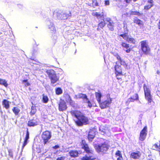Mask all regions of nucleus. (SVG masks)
I'll list each match as a JSON object with an SVG mask.
<instances>
[{
	"label": "nucleus",
	"mask_w": 160,
	"mask_h": 160,
	"mask_svg": "<svg viewBox=\"0 0 160 160\" xmlns=\"http://www.w3.org/2000/svg\"><path fill=\"white\" fill-rule=\"evenodd\" d=\"M38 124V122L34 119L30 120L28 122V125L30 127L34 126Z\"/></svg>",
	"instance_id": "dca6fc26"
},
{
	"label": "nucleus",
	"mask_w": 160,
	"mask_h": 160,
	"mask_svg": "<svg viewBox=\"0 0 160 160\" xmlns=\"http://www.w3.org/2000/svg\"><path fill=\"white\" fill-rule=\"evenodd\" d=\"M145 98L148 101L149 103H150L152 102V98L150 93L146 94L145 95Z\"/></svg>",
	"instance_id": "aec40b11"
},
{
	"label": "nucleus",
	"mask_w": 160,
	"mask_h": 160,
	"mask_svg": "<svg viewBox=\"0 0 160 160\" xmlns=\"http://www.w3.org/2000/svg\"><path fill=\"white\" fill-rule=\"evenodd\" d=\"M56 93L57 95L60 94L62 93V90L61 88H58L56 90Z\"/></svg>",
	"instance_id": "f704fd0d"
},
{
	"label": "nucleus",
	"mask_w": 160,
	"mask_h": 160,
	"mask_svg": "<svg viewBox=\"0 0 160 160\" xmlns=\"http://www.w3.org/2000/svg\"><path fill=\"white\" fill-rule=\"evenodd\" d=\"M105 20L106 21H107L109 23H110L111 22H112V21L109 18H105Z\"/></svg>",
	"instance_id": "de8ad7c7"
},
{
	"label": "nucleus",
	"mask_w": 160,
	"mask_h": 160,
	"mask_svg": "<svg viewBox=\"0 0 160 160\" xmlns=\"http://www.w3.org/2000/svg\"><path fill=\"white\" fill-rule=\"evenodd\" d=\"M0 84L3 85L6 87H7L8 85L7 81L1 78H0Z\"/></svg>",
	"instance_id": "b1692460"
},
{
	"label": "nucleus",
	"mask_w": 160,
	"mask_h": 160,
	"mask_svg": "<svg viewBox=\"0 0 160 160\" xmlns=\"http://www.w3.org/2000/svg\"><path fill=\"white\" fill-rule=\"evenodd\" d=\"M148 2L150 3V4L145 6L144 9L145 10H148L150 9L153 6L152 4L153 1L152 0L148 1Z\"/></svg>",
	"instance_id": "6ab92c4d"
},
{
	"label": "nucleus",
	"mask_w": 160,
	"mask_h": 160,
	"mask_svg": "<svg viewBox=\"0 0 160 160\" xmlns=\"http://www.w3.org/2000/svg\"><path fill=\"white\" fill-rule=\"evenodd\" d=\"M28 143V140H24V142L23 143L22 148H23Z\"/></svg>",
	"instance_id": "49530a36"
},
{
	"label": "nucleus",
	"mask_w": 160,
	"mask_h": 160,
	"mask_svg": "<svg viewBox=\"0 0 160 160\" xmlns=\"http://www.w3.org/2000/svg\"><path fill=\"white\" fill-rule=\"evenodd\" d=\"M105 5H108L109 4V2L108 0L105 1Z\"/></svg>",
	"instance_id": "09e8293b"
},
{
	"label": "nucleus",
	"mask_w": 160,
	"mask_h": 160,
	"mask_svg": "<svg viewBox=\"0 0 160 160\" xmlns=\"http://www.w3.org/2000/svg\"><path fill=\"white\" fill-rule=\"evenodd\" d=\"M134 22L135 23H136L139 25L142 24V23H141V21L137 18H134Z\"/></svg>",
	"instance_id": "473e14b6"
},
{
	"label": "nucleus",
	"mask_w": 160,
	"mask_h": 160,
	"mask_svg": "<svg viewBox=\"0 0 160 160\" xmlns=\"http://www.w3.org/2000/svg\"><path fill=\"white\" fill-rule=\"evenodd\" d=\"M2 103L4 107L6 109H8L9 108V105L11 102L7 100L4 99L3 100Z\"/></svg>",
	"instance_id": "a211bd4d"
},
{
	"label": "nucleus",
	"mask_w": 160,
	"mask_h": 160,
	"mask_svg": "<svg viewBox=\"0 0 160 160\" xmlns=\"http://www.w3.org/2000/svg\"><path fill=\"white\" fill-rule=\"evenodd\" d=\"M134 97L135 98H128V101L126 102V103L128 105L130 102H133L135 100L138 99V96L137 94H135Z\"/></svg>",
	"instance_id": "f3484780"
},
{
	"label": "nucleus",
	"mask_w": 160,
	"mask_h": 160,
	"mask_svg": "<svg viewBox=\"0 0 160 160\" xmlns=\"http://www.w3.org/2000/svg\"><path fill=\"white\" fill-rule=\"evenodd\" d=\"M91 1L92 2V4L93 7H94L98 6V3L96 0H92Z\"/></svg>",
	"instance_id": "e433bc0d"
},
{
	"label": "nucleus",
	"mask_w": 160,
	"mask_h": 160,
	"mask_svg": "<svg viewBox=\"0 0 160 160\" xmlns=\"http://www.w3.org/2000/svg\"><path fill=\"white\" fill-rule=\"evenodd\" d=\"M59 148V146L58 145H56L55 146L53 147V148L54 149H56Z\"/></svg>",
	"instance_id": "3c124183"
},
{
	"label": "nucleus",
	"mask_w": 160,
	"mask_h": 160,
	"mask_svg": "<svg viewBox=\"0 0 160 160\" xmlns=\"http://www.w3.org/2000/svg\"><path fill=\"white\" fill-rule=\"evenodd\" d=\"M112 99L109 97L107 96V99L102 102H101L99 103L100 107L102 109H104L108 107L111 103Z\"/></svg>",
	"instance_id": "7ed1b4c3"
},
{
	"label": "nucleus",
	"mask_w": 160,
	"mask_h": 160,
	"mask_svg": "<svg viewBox=\"0 0 160 160\" xmlns=\"http://www.w3.org/2000/svg\"><path fill=\"white\" fill-rule=\"evenodd\" d=\"M48 28L52 31L53 32H55L56 31V28L54 27V26H52V28H51L50 26H48Z\"/></svg>",
	"instance_id": "c03bdc74"
},
{
	"label": "nucleus",
	"mask_w": 160,
	"mask_h": 160,
	"mask_svg": "<svg viewBox=\"0 0 160 160\" xmlns=\"http://www.w3.org/2000/svg\"><path fill=\"white\" fill-rule=\"evenodd\" d=\"M92 159L91 157H88L87 156H84L82 158V160H88Z\"/></svg>",
	"instance_id": "58836bf2"
},
{
	"label": "nucleus",
	"mask_w": 160,
	"mask_h": 160,
	"mask_svg": "<svg viewBox=\"0 0 160 160\" xmlns=\"http://www.w3.org/2000/svg\"><path fill=\"white\" fill-rule=\"evenodd\" d=\"M92 14V16L96 17L98 19H103L104 18V15L103 12L100 14L97 12H93Z\"/></svg>",
	"instance_id": "4468645a"
},
{
	"label": "nucleus",
	"mask_w": 160,
	"mask_h": 160,
	"mask_svg": "<svg viewBox=\"0 0 160 160\" xmlns=\"http://www.w3.org/2000/svg\"><path fill=\"white\" fill-rule=\"evenodd\" d=\"M67 108V106L65 102L63 100H61L59 104V110L60 111H63L65 110Z\"/></svg>",
	"instance_id": "9d476101"
},
{
	"label": "nucleus",
	"mask_w": 160,
	"mask_h": 160,
	"mask_svg": "<svg viewBox=\"0 0 160 160\" xmlns=\"http://www.w3.org/2000/svg\"><path fill=\"white\" fill-rule=\"evenodd\" d=\"M154 146L155 148H158V150L160 152V144L159 146H158L157 144H155L154 145Z\"/></svg>",
	"instance_id": "a18cd8bd"
},
{
	"label": "nucleus",
	"mask_w": 160,
	"mask_h": 160,
	"mask_svg": "<svg viewBox=\"0 0 160 160\" xmlns=\"http://www.w3.org/2000/svg\"><path fill=\"white\" fill-rule=\"evenodd\" d=\"M51 137V134L48 131H46L43 132L42 135V137L43 141L44 143L45 144L50 139Z\"/></svg>",
	"instance_id": "423d86ee"
},
{
	"label": "nucleus",
	"mask_w": 160,
	"mask_h": 160,
	"mask_svg": "<svg viewBox=\"0 0 160 160\" xmlns=\"http://www.w3.org/2000/svg\"><path fill=\"white\" fill-rule=\"evenodd\" d=\"M114 23L113 22H111L108 24V26L111 31H113V30Z\"/></svg>",
	"instance_id": "bb28decb"
},
{
	"label": "nucleus",
	"mask_w": 160,
	"mask_h": 160,
	"mask_svg": "<svg viewBox=\"0 0 160 160\" xmlns=\"http://www.w3.org/2000/svg\"><path fill=\"white\" fill-rule=\"evenodd\" d=\"M12 110L16 115H18L20 111L19 109L17 107H14Z\"/></svg>",
	"instance_id": "cd10ccee"
},
{
	"label": "nucleus",
	"mask_w": 160,
	"mask_h": 160,
	"mask_svg": "<svg viewBox=\"0 0 160 160\" xmlns=\"http://www.w3.org/2000/svg\"><path fill=\"white\" fill-rule=\"evenodd\" d=\"M81 153V152L79 151V152L76 150H72L69 152V153L70 156L72 157H77L78 154H80Z\"/></svg>",
	"instance_id": "2eb2a0df"
},
{
	"label": "nucleus",
	"mask_w": 160,
	"mask_h": 160,
	"mask_svg": "<svg viewBox=\"0 0 160 160\" xmlns=\"http://www.w3.org/2000/svg\"><path fill=\"white\" fill-rule=\"evenodd\" d=\"M95 130H91L88 133V139L89 141L91 142L94 138L95 135Z\"/></svg>",
	"instance_id": "f8f14e48"
},
{
	"label": "nucleus",
	"mask_w": 160,
	"mask_h": 160,
	"mask_svg": "<svg viewBox=\"0 0 160 160\" xmlns=\"http://www.w3.org/2000/svg\"><path fill=\"white\" fill-rule=\"evenodd\" d=\"M22 83L24 84L25 86H28L30 85V84L28 82L27 80H24L22 81Z\"/></svg>",
	"instance_id": "ea45409f"
},
{
	"label": "nucleus",
	"mask_w": 160,
	"mask_h": 160,
	"mask_svg": "<svg viewBox=\"0 0 160 160\" xmlns=\"http://www.w3.org/2000/svg\"><path fill=\"white\" fill-rule=\"evenodd\" d=\"M143 88L145 95L146 94L150 93V90L149 88H148L146 85L145 84L144 85Z\"/></svg>",
	"instance_id": "a878e982"
},
{
	"label": "nucleus",
	"mask_w": 160,
	"mask_h": 160,
	"mask_svg": "<svg viewBox=\"0 0 160 160\" xmlns=\"http://www.w3.org/2000/svg\"><path fill=\"white\" fill-rule=\"evenodd\" d=\"M147 128L146 126L143 129L141 132L140 133H142L147 135Z\"/></svg>",
	"instance_id": "c9c22d12"
},
{
	"label": "nucleus",
	"mask_w": 160,
	"mask_h": 160,
	"mask_svg": "<svg viewBox=\"0 0 160 160\" xmlns=\"http://www.w3.org/2000/svg\"><path fill=\"white\" fill-rule=\"evenodd\" d=\"M82 143L83 144L82 148L85 150V151L89 154H90L92 156L93 154V151L90 148L88 147L87 144H85V141L84 140L82 141Z\"/></svg>",
	"instance_id": "6e6552de"
},
{
	"label": "nucleus",
	"mask_w": 160,
	"mask_h": 160,
	"mask_svg": "<svg viewBox=\"0 0 160 160\" xmlns=\"http://www.w3.org/2000/svg\"><path fill=\"white\" fill-rule=\"evenodd\" d=\"M2 44H3V43L2 42L1 43V44H0V47L2 46Z\"/></svg>",
	"instance_id": "6e6d98bb"
},
{
	"label": "nucleus",
	"mask_w": 160,
	"mask_h": 160,
	"mask_svg": "<svg viewBox=\"0 0 160 160\" xmlns=\"http://www.w3.org/2000/svg\"><path fill=\"white\" fill-rule=\"evenodd\" d=\"M157 73L158 74L160 75V71L158 70L157 71Z\"/></svg>",
	"instance_id": "864d4df0"
},
{
	"label": "nucleus",
	"mask_w": 160,
	"mask_h": 160,
	"mask_svg": "<svg viewBox=\"0 0 160 160\" xmlns=\"http://www.w3.org/2000/svg\"><path fill=\"white\" fill-rule=\"evenodd\" d=\"M57 160H67V159L66 157L62 156L58 158Z\"/></svg>",
	"instance_id": "79ce46f5"
},
{
	"label": "nucleus",
	"mask_w": 160,
	"mask_h": 160,
	"mask_svg": "<svg viewBox=\"0 0 160 160\" xmlns=\"http://www.w3.org/2000/svg\"><path fill=\"white\" fill-rule=\"evenodd\" d=\"M72 116H75L77 118L75 120L76 125L79 126H81L83 124H87L88 122V118L84 116L80 111H74L72 112Z\"/></svg>",
	"instance_id": "f257e3e1"
},
{
	"label": "nucleus",
	"mask_w": 160,
	"mask_h": 160,
	"mask_svg": "<svg viewBox=\"0 0 160 160\" xmlns=\"http://www.w3.org/2000/svg\"><path fill=\"white\" fill-rule=\"evenodd\" d=\"M116 156L118 160H122V158L121 154V152L119 151H118L116 153Z\"/></svg>",
	"instance_id": "393cba45"
},
{
	"label": "nucleus",
	"mask_w": 160,
	"mask_h": 160,
	"mask_svg": "<svg viewBox=\"0 0 160 160\" xmlns=\"http://www.w3.org/2000/svg\"><path fill=\"white\" fill-rule=\"evenodd\" d=\"M31 109V113L33 114L35 113L36 112V109L35 108V107L33 106H32V107Z\"/></svg>",
	"instance_id": "a19ab883"
},
{
	"label": "nucleus",
	"mask_w": 160,
	"mask_h": 160,
	"mask_svg": "<svg viewBox=\"0 0 160 160\" xmlns=\"http://www.w3.org/2000/svg\"><path fill=\"white\" fill-rule=\"evenodd\" d=\"M130 14L131 15H136L138 16H140L142 14V13L138 12L132 11L131 12Z\"/></svg>",
	"instance_id": "c756f323"
},
{
	"label": "nucleus",
	"mask_w": 160,
	"mask_h": 160,
	"mask_svg": "<svg viewBox=\"0 0 160 160\" xmlns=\"http://www.w3.org/2000/svg\"><path fill=\"white\" fill-rule=\"evenodd\" d=\"M46 72L51 79V82L54 84L58 80V78L53 70H48Z\"/></svg>",
	"instance_id": "20e7f679"
},
{
	"label": "nucleus",
	"mask_w": 160,
	"mask_h": 160,
	"mask_svg": "<svg viewBox=\"0 0 160 160\" xmlns=\"http://www.w3.org/2000/svg\"><path fill=\"white\" fill-rule=\"evenodd\" d=\"M109 148V146L105 142L95 146L96 151L100 154L105 153Z\"/></svg>",
	"instance_id": "f03ea898"
},
{
	"label": "nucleus",
	"mask_w": 160,
	"mask_h": 160,
	"mask_svg": "<svg viewBox=\"0 0 160 160\" xmlns=\"http://www.w3.org/2000/svg\"><path fill=\"white\" fill-rule=\"evenodd\" d=\"M78 96L79 98H82L83 100V101L87 98V96L85 94L82 93L79 94Z\"/></svg>",
	"instance_id": "7c9ffc66"
},
{
	"label": "nucleus",
	"mask_w": 160,
	"mask_h": 160,
	"mask_svg": "<svg viewBox=\"0 0 160 160\" xmlns=\"http://www.w3.org/2000/svg\"><path fill=\"white\" fill-rule=\"evenodd\" d=\"M29 133L27 131L26 134V137L25 138V140H28L29 139Z\"/></svg>",
	"instance_id": "37998d69"
},
{
	"label": "nucleus",
	"mask_w": 160,
	"mask_h": 160,
	"mask_svg": "<svg viewBox=\"0 0 160 160\" xmlns=\"http://www.w3.org/2000/svg\"><path fill=\"white\" fill-rule=\"evenodd\" d=\"M115 69L117 78L119 79L121 78H119L118 77L122 75L121 67L118 65H116L115 67Z\"/></svg>",
	"instance_id": "1a4fd4ad"
},
{
	"label": "nucleus",
	"mask_w": 160,
	"mask_h": 160,
	"mask_svg": "<svg viewBox=\"0 0 160 160\" xmlns=\"http://www.w3.org/2000/svg\"><path fill=\"white\" fill-rule=\"evenodd\" d=\"M49 23H50V25H48V26H50V27H51V28L52 27V26H53V24L52 23H51V22H48L47 24H49Z\"/></svg>",
	"instance_id": "8fccbe9b"
},
{
	"label": "nucleus",
	"mask_w": 160,
	"mask_h": 160,
	"mask_svg": "<svg viewBox=\"0 0 160 160\" xmlns=\"http://www.w3.org/2000/svg\"><path fill=\"white\" fill-rule=\"evenodd\" d=\"M106 23L105 22L104 20L103 21H101L98 24V28H97L98 30H99L100 28H103L105 25Z\"/></svg>",
	"instance_id": "5701e85b"
},
{
	"label": "nucleus",
	"mask_w": 160,
	"mask_h": 160,
	"mask_svg": "<svg viewBox=\"0 0 160 160\" xmlns=\"http://www.w3.org/2000/svg\"><path fill=\"white\" fill-rule=\"evenodd\" d=\"M83 102L84 103H86L87 104L88 107L91 108L92 107V104L91 102L87 98L85 99L83 101Z\"/></svg>",
	"instance_id": "4be33fe9"
},
{
	"label": "nucleus",
	"mask_w": 160,
	"mask_h": 160,
	"mask_svg": "<svg viewBox=\"0 0 160 160\" xmlns=\"http://www.w3.org/2000/svg\"><path fill=\"white\" fill-rule=\"evenodd\" d=\"M66 98L67 99L66 100L67 102H68L70 103H72V100H71V99L69 95H67L66 96Z\"/></svg>",
	"instance_id": "4c0bfd02"
},
{
	"label": "nucleus",
	"mask_w": 160,
	"mask_h": 160,
	"mask_svg": "<svg viewBox=\"0 0 160 160\" xmlns=\"http://www.w3.org/2000/svg\"><path fill=\"white\" fill-rule=\"evenodd\" d=\"M127 3H129L131 1V0H125Z\"/></svg>",
	"instance_id": "5fc2aeb1"
},
{
	"label": "nucleus",
	"mask_w": 160,
	"mask_h": 160,
	"mask_svg": "<svg viewBox=\"0 0 160 160\" xmlns=\"http://www.w3.org/2000/svg\"><path fill=\"white\" fill-rule=\"evenodd\" d=\"M158 28L160 29V20L159 21L158 24Z\"/></svg>",
	"instance_id": "603ef678"
},
{
	"label": "nucleus",
	"mask_w": 160,
	"mask_h": 160,
	"mask_svg": "<svg viewBox=\"0 0 160 160\" xmlns=\"http://www.w3.org/2000/svg\"><path fill=\"white\" fill-rule=\"evenodd\" d=\"M124 50L127 53H129L131 50V48H129V45L125 42H122L121 44Z\"/></svg>",
	"instance_id": "9b49d317"
},
{
	"label": "nucleus",
	"mask_w": 160,
	"mask_h": 160,
	"mask_svg": "<svg viewBox=\"0 0 160 160\" xmlns=\"http://www.w3.org/2000/svg\"><path fill=\"white\" fill-rule=\"evenodd\" d=\"M95 94L96 98L98 102L99 103L101 102V98L102 97L101 94L100 92H96Z\"/></svg>",
	"instance_id": "412c9836"
},
{
	"label": "nucleus",
	"mask_w": 160,
	"mask_h": 160,
	"mask_svg": "<svg viewBox=\"0 0 160 160\" xmlns=\"http://www.w3.org/2000/svg\"><path fill=\"white\" fill-rule=\"evenodd\" d=\"M146 135L144 134L140 133L139 139L141 141H143L146 138Z\"/></svg>",
	"instance_id": "2f4dec72"
},
{
	"label": "nucleus",
	"mask_w": 160,
	"mask_h": 160,
	"mask_svg": "<svg viewBox=\"0 0 160 160\" xmlns=\"http://www.w3.org/2000/svg\"><path fill=\"white\" fill-rule=\"evenodd\" d=\"M42 101L44 103H47L48 101V97L46 96L43 95Z\"/></svg>",
	"instance_id": "c85d7f7f"
},
{
	"label": "nucleus",
	"mask_w": 160,
	"mask_h": 160,
	"mask_svg": "<svg viewBox=\"0 0 160 160\" xmlns=\"http://www.w3.org/2000/svg\"><path fill=\"white\" fill-rule=\"evenodd\" d=\"M120 36L129 43L135 44L136 42V40L134 38L129 37L127 33L121 34Z\"/></svg>",
	"instance_id": "0eeeda50"
},
{
	"label": "nucleus",
	"mask_w": 160,
	"mask_h": 160,
	"mask_svg": "<svg viewBox=\"0 0 160 160\" xmlns=\"http://www.w3.org/2000/svg\"><path fill=\"white\" fill-rule=\"evenodd\" d=\"M140 43L141 49L143 53L146 54H149L150 52V48L147 43L144 41L141 42Z\"/></svg>",
	"instance_id": "39448f33"
},
{
	"label": "nucleus",
	"mask_w": 160,
	"mask_h": 160,
	"mask_svg": "<svg viewBox=\"0 0 160 160\" xmlns=\"http://www.w3.org/2000/svg\"><path fill=\"white\" fill-rule=\"evenodd\" d=\"M141 155L140 152L137 151L136 152H132L131 154L130 157L134 159H138Z\"/></svg>",
	"instance_id": "ddd939ff"
},
{
	"label": "nucleus",
	"mask_w": 160,
	"mask_h": 160,
	"mask_svg": "<svg viewBox=\"0 0 160 160\" xmlns=\"http://www.w3.org/2000/svg\"><path fill=\"white\" fill-rule=\"evenodd\" d=\"M116 57L117 58V59L119 60L120 63H121V65H124L125 64V62L123 61L121 59V57L119 56L118 55H116Z\"/></svg>",
	"instance_id": "72a5a7b5"
}]
</instances>
